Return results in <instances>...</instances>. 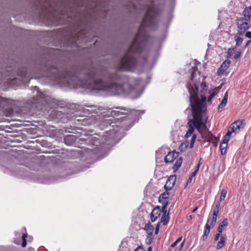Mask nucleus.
<instances>
[{"label":"nucleus","instance_id":"nucleus-47","mask_svg":"<svg viewBox=\"0 0 251 251\" xmlns=\"http://www.w3.org/2000/svg\"><path fill=\"white\" fill-rule=\"evenodd\" d=\"M196 175H193V172L191 174V175L189 176V178H188L187 180V183H189L192 181V178L194 177Z\"/></svg>","mask_w":251,"mask_h":251},{"label":"nucleus","instance_id":"nucleus-13","mask_svg":"<svg viewBox=\"0 0 251 251\" xmlns=\"http://www.w3.org/2000/svg\"><path fill=\"white\" fill-rule=\"evenodd\" d=\"M178 156V152L176 151L169 152L164 158L165 162L166 163L173 162L174 160Z\"/></svg>","mask_w":251,"mask_h":251},{"label":"nucleus","instance_id":"nucleus-33","mask_svg":"<svg viewBox=\"0 0 251 251\" xmlns=\"http://www.w3.org/2000/svg\"><path fill=\"white\" fill-rule=\"evenodd\" d=\"M235 41L236 42V46L238 47L242 44L243 39L239 36H236L235 37Z\"/></svg>","mask_w":251,"mask_h":251},{"label":"nucleus","instance_id":"nucleus-50","mask_svg":"<svg viewBox=\"0 0 251 251\" xmlns=\"http://www.w3.org/2000/svg\"><path fill=\"white\" fill-rule=\"evenodd\" d=\"M246 37L249 38H251V31L247 32L245 34Z\"/></svg>","mask_w":251,"mask_h":251},{"label":"nucleus","instance_id":"nucleus-27","mask_svg":"<svg viewBox=\"0 0 251 251\" xmlns=\"http://www.w3.org/2000/svg\"><path fill=\"white\" fill-rule=\"evenodd\" d=\"M189 145V142L187 141L183 142L179 146L178 149L180 151H183L186 150Z\"/></svg>","mask_w":251,"mask_h":251},{"label":"nucleus","instance_id":"nucleus-57","mask_svg":"<svg viewBox=\"0 0 251 251\" xmlns=\"http://www.w3.org/2000/svg\"><path fill=\"white\" fill-rule=\"evenodd\" d=\"M33 99H34V100L35 101V103H38V102H37V101H38L37 100L36 98V99H35V98H33ZM38 103H39L40 102H38Z\"/></svg>","mask_w":251,"mask_h":251},{"label":"nucleus","instance_id":"nucleus-11","mask_svg":"<svg viewBox=\"0 0 251 251\" xmlns=\"http://www.w3.org/2000/svg\"><path fill=\"white\" fill-rule=\"evenodd\" d=\"M176 181V176L175 175L171 176L168 178L164 186L165 190L168 191L171 190L174 186Z\"/></svg>","mask_w":251,"mask_h":251},{"label":"nucleus","instance_id":"nucleus-56","mask_svg":"<svg viewBox=\"0 0 251 251\" xmlns=\"http://www.w3.org/2000/svg\"><path fill=\"white\" fill-rule=\"evenodd\" d=\"M202 160V158H200L199 161V163H200V165H201V160Z\"/></svg>","mask_w":251,"mask_h":251},{"label":"nucleus","instance_id":"nucleus-42","mask_svg":"<svg viewBox=\"0 0 251 251\" xmlns=\"http://www.w3.org/2000/svg\"><path fill=\"white\" fill-rule=\"evenodd\" d=\"M200 167V163H198L195 168L194 171L193 172V175H196L199 170Z\"/></svg>","mask_w":251,"mask_h":251},{"label":"nucleus","instance_id":"nucleus-49","mask_svg":"<svg viewBox=\"0 0 251 251\" xmlns=\"http://www.w3.org/2000/svg\"><path fill=\"white\" fill-rule=\"evenodd\" d=\"M201 87L202 88V89H206V88L207 87L206 82H202L201 84Z\"/></svg>","mask_w":251,"mask_h":251},{"label":"nucleus","instance_id":"nucleus-6","mask_svg":"<svg viewBox=\"0 0 251 251\" xmlns=\"http://www.w3.org/2000/svg\"><path fill=\"white\" fill-rule=\"evenodd\" d=\"M220 209V203L217 202L214 205L213 209V214L212 217H209L207 220L206 224H208V226L214 227L216 224L217 217L219 213Z\"/></svg>","mask_w":251,"mask_h":251},{"label":"nucleus","instance_id":"nucleus-21","mask_svg":"<svg viewBox=\"0 0 251 251\" xmlns=\"http://www.w3.org/2000/svg\"><path fill=\"white\" fill-rule=\"evenodd\" d=\"M210 226H208V224H205L203 235L202 237L203 241H205V240L207 239V238L208 237V235L210 232Z\"/></svg>","mask_w":251,"mask_h":251},{"label":"nucleus","instance_id":"nucleus-2","mask_svg":"<svg viewBox=\"0 0 251 251\" xmlns=\"http://www.w3.org/2000/svg\"><path fill=\"white\" fill-rule=\"evenodd\" d=\"M157 12L152 3L148 7L146 15L138 28V31L125 55L115 63L118 70L132 71L137 65L136 53H140L144 50L148 39L145 28L154 29L157 22Z\"/></svg>","mask_w":251,"mask_h":251},{"label":"nucleus","instance_id":"nucleus-17","mask_svg":"<svg viewBox=\"0 0 251 251\" xmlns=\"http://www.w3.org/2000/svg\"><path fill=\"white\" fill-rule=\"evenodd\" d=\"M230 61L227 59L225 60L221 65L220 67L219 68L218 70V72L219 73H223L225 72L227 69L228 68L229 65L230 64Z\"/></svg>","mask_w":251,"mask_h":251},{"label":"nucleus","instance_id":"nucleus-46","mask_svg":"<svg viewBox=\"0 0 251 251\" xmlns=\"http://www.w3.org/2000/svg\"><path fill=\"white\" fill-rule=\"evenodd\" d=\"M184 245V241L182 242L178 247H176V251H179L181 250Z\"/></svg>","mask_w":251,"mask_h":251},{"label":"nucleus","instance_id":"nucleus-31","mask_svg":"<svg viewBox=\"0 0 251 251\" xmlns=\"http://www.w3.org/2000/svg\"><path fill=\"white\" fill-rule=\"evenodd\" d=\"M144 113V111L138 110H133L131 111V114L137 117L142 115Z\"/></svg>","mask_w":251,"mask_h":251},{"label":"nucleus","instance_id":"nucleus-24","mask_svg":"<svg viewBox=\"0 0 251 251\" xmlns=\"http://www.w3.org/2000/svg\"><path fill=\"white\" fill-rule=\"evenodd\" d=\"M169 220V215H166L165 213H163L161 216V222L163 223V225H166L168 223Z\"/></svg>","mask_w":251,"mask_h":251},{"label":"nucleus","instance_id":"nucleus-38","mask_svg":"<svg viewBox=\"0 0 251 251\" xmlns=\"http://www.w3.org/2000/svg\"><path fill=\"white\" fill-rule=\"evenodd\" d=\"M210 143H212L213 146L216 147L218 146V139L216 137H215L214 139H213Z\"/></svg>","mask_w":251,"mask_h":251},{"label":"nucleus","instance_id":"nucleus-28","mask_svg":"<svg viewBox=\"0 0 251 251\" xmlns=\"http://www.w3.org/2000/svg\"><path fill=\"white\" fill-rule=\"evenodd\" d=\"M153 233H148L146 239V242L148 245L151 244L153 239Z\"/></svg>","mask_w":251,"mask_h":251},{"label":"nucleus","instance_id":"nucleus-39","mask_svg":"<svg viewBox=\"0 0 251 251\" xmlns=\"http://www.w3.org/2000/svg\"><path fill=\"white\" fill-rule=\"evenodd\" d=\"M182 240V237H179L174 243H173L172 245H171V247L172 248H174L175 247H176V245L179 243Z\"/></svg>","mask_w":251,"mask_h":251},{"label":"nucleus","instance_id":"nucleus-5","mask_svg":"<svg viewBox=\"0 0 251 251\" xmlns=\"http://www.w3.org/2000/svg\"><path fill=\"white\" fill-rule=\"evenodd\" d=\"M250 19H247L244 17H240L237 20V34L239 35H242L246 30L250 27Z\"/></svg>","mask_w":251,"mask_h":251},{"label":"nucleus","instance_id":"nucleus-12","mask_svg":"<svg viewBox=\"0 0 251 251\" xmlns=\"http://www.w3.org/2000/svg\"><path fill=\"white\" fill-rule=\"evenodd\" d=\"M161 214V209L159 206L154 208L151 213V219L152 222H155Z\"/></svg>","mask_w":251,"mask_h":251},{"label":"nucleus","instance_id":"nucleus-45","mask_svg":"<svg viewBox=\"0 0 251 251\" xmlns=\"http://www.w3.org/2000/svg\"><path fill=\"white\" fill-rule=\"evenodd\" d=\"M160 223H158L156 226L155 229V234H157L159 230L160 227Z\"/></svg>","mask_w":251,"mask_h":251},{"label":"nucleus","instance_id":"nucleus-7","mask_svg":"<svg viewBox=\"0 0 251 251\" xmlns=\"http://www.w3.org/2000/svg\"><path fill=\"white\" fill-rule=\"evenodd\" d=\"M222 232L217 231V233L216 234V235L214 236V241H217L219 240V238L220 237V241L218 242L216 248L217 250H220L223 248L225 245V243L227 240V238L226 235H224L221 236Z\"/></svg>","mask_w":251,"mask_h":251},{"label":"nucleus","instance_id":"nucleus-55","mask_svg":"<svg viewBox=\"0 0 251 251\" xmlns=\"http://www.w3.org/2000/svg\"><path fill=\"white\" fill-rule=\"evenodd\" d=\"M147 251H152V248L151 247H150L148 249Z\"/></svg>","mask_w":251,"mask_h":251},{"label":"nucleus","instance_id":"nucleus-35","mask_svg":"<svg viewBox=\"0 0 251 251\" xmlns=\"http://www.w3.org/2000/svg\"><path fill=\"white\" fill-rule=\"evenodd\" d=\"M169 195H170L169 192H168V191H167L166 190V191L165 192L163 193L162 194H161L160 195L159 197L160 198V199H163L168 201Z\"/></svg>","mask_w":251,"mask_h":251},{"label":"nucleus","instance_id":"nucleus-26","mask_svg":"<svg viewBox=\"0 0 251 251\" xmlns=\"http://www.w3.org/2000/svg\"><path fill=\"white\" fill-rule=\"evenodd\" d=\"M127 9L129 12L132 13L136 10L137 7L135 4L132 2L129 3V5L127 6Z\"/></svg>","mask_w":251,"mask_h":251},{"label":"nucleus","instance_id":"nucleus-34","mask_svg":"<svg viewBox=\"0 0 251 251\" xmlns=\"http://www.w3.org/2000/svg\"><path fill=\"white\" fill-rule=\"evenodd\" d=\"M235 47L229 48L227 52V57H230L233 54L234 52H235Z\"/></svg>","mask_w":251,"mask_h":251},{"label":"nucleus","instance_id":"nucleus-18","mask_svg":"<svg viewBox=\"0 0 251 251\" xmlns=\"http://www.w3.org/2000/svg\"><path fill=\"white\" fill-rule=\"evenodd\" d=\"M243 15L244 16V18H247V19H251V6L249 7H246L244 10L243 11Z\"/></svg>","mask_w":251,"mask_h":251},{"label":"nucleus","instance_id":"nucleus-41","mask_svg":"<svg viewBox=\"0 0 251 251\" xmlns=\"http://www.w3.org/2000/svg\"><path fill=\"white\" fill-rule=\"evenodd\" d=\"M241 53H242L241 51H238L234 55V59L236 60L239 58L241 56Z\"/></svg>","mask_w":251,"mask_h":251},{"label":"nucleus","instance_id":"nucleus-25","mask_svg":"<svg viewBox=\"0 0 251 251\" xmlns=\"http://www.w3.org/2000/svg\"><path fill=\"white\" fill-rule=\"evenodd\" d=\"M215 136L213 135L210 131H208L205 133V140L208 142H210L215 138Z\"/></svg>","mask_w":251,"mask_h":251},{"label":"nucleus","instance_id":"nucleus-30","mask_svg":"<svg viewBox=\"0 0 251 251\" xmlns=\"http://www.w3.org/2000/svg\"><path fill=\"white\" fill-rule=\"evenodd\" d=\"M227 101L222 100L218 107V111L221 112L226 106Z\"/></svg>","mask_w":251,"mask_h":251},{"label":"nucleus","instance_id":"nucleus-40","mask_svg":"<svg viewBox=\"0 0 251 251\" xmlns=\"http://www.w3.org/2000/svg\"><path fill=\"white\" fill-rule=\"evenodd\" d=\"M158 201L160 203H162V205H164L165 204V203H167V205H168L169 202L167 200L163 199H160V197H159L158 198Z\"/></svg>","mask_w":251,"mask_h":251},{"label":"nucleus","instance_id":"nucleus-54","mask_svg":"<svg viewBox=\"0 0 251 251\" xmlns=\"http://www.w3.org/2000/svg\"><path fill=\"white\" fill-rule=\"evenodd\" d=\"M84 34V31H81L78 34V37H79L81 34Z\"/></svg>","mask_w":251,"mask_h":251},{"label":"nucleus","instance_id":"nucleus-8","mask_svg":"<svg viewBox=\"0 0 251 251\" xmlns=\"http://www.w3.org/2000/svg\"><path fill=\"white\" fill-rule=\"evenodd\" d=\"M18 75L20 77L22 83H27L30 80V77L27 74V69L25 68H22L19 70Z\"/></svg>","mask_w":251,"mask_h":251},{"label":"nucleus","instance_id":"nucleus-32","mask_svg":"<svg viewBox=\"0 0 251 251\" xmlns=\"http://www.w3.org/2000/svg\"><path fill=\"white\" fill-rule=\"evenodd\" d=\"M227 194V191L225 189H223L221 190V196L220 198V201H222L225 200L226 196Z\"/></svg>","mask_w":251,"mask_h":251},{"label":"nucleus","instance_id":"nucleus-9","mask_svg":"<svg viewBox=\"0 0 251 251\" xmlns=\"http://www.w3.org/2000/svg\"><path fill=\"white\" fill-rule=\"evenodd\" d=\"M101 110V109H100L99 107L95 105L86 106L82 108V111L85 114H96Z\"/></svg>","mask_w":251,"mask_h":251},{"label":"nucleus","instance_id":"nucleus-22","mask_svg":"<svg viewBox=\"0 0 251 251\" xmlns=\"http://www.w3.org/2000/svg\"><path fill=\"white\" fill-rule=\"evenodd\" d=\"M227 147V143H226L225 142L222 141L220 143V149L222 155H224L226 152V149Z\"/></svg>","mask_w":251,"mask_h":251},{"label":"nucleus","instance_id":"nucleus-23","mask_svg":"<svg viewBox=\"0 0 251 251\" xmlns=\"http://www.w3.org/2000/svg\"><path fill=\"white\" fill-rule=\"evenodd\" d=\"M144 229L148 233H153V226H151L150 223H148L145 225Z\"/></svg>","mask_w":251,"mask_h":251},{"label":"nucleus","instance_id":"nucleus-20","mask_svg":"<svg viewBox=\"0 0 251 251\" xmlns=\"http://www.w3.org/2000/svg\"><path fill=\"white\" fill-rule=\"evenodd\" d=\"M182 163V158L181 157H180L176 160V161L175 162L174 166L173 168L174 172H176L178 170V169L181 166Z\"/></svg>","mask_w":251,"mask_h":251},{"label":"nucleus","instance_id":"nucleus-10","mask_svg":"<svg viewBox=\"0 0 251 251\" xmlns=\"http://www.w3.org/2000/svg\"><path fill=\"white\" fill-rule=\"evenodd\" d=\"M244 122L243 120H237L229 126V129L232 133H238L239 132L241 126Z\"/></svg>","mask_w":251,"mask_h":251},{"label":"nucleus","instance_id":"nucleus-58","mask_svg":"<svg viewBox=\"0 0 251 251\" xmlns=\"http://www.w3.org/2000/svg\"><path fill=\"white\" fill-rule=\"evenodd\" d=\"M43 6H44V7L45 9H47V7L45 5H44Z\"/></svg>","mask_w":251,"mask_h":251},{"label":"nucleus","instance_id":"nucleus-44","mask_svg":"<svg viewBox=\"0 0 251 251\" xmlns=\"http://www.w3.org/2000/svg\"><path fill=\"white\" fill-rule=\"evenodd\" d=\"M167 206H168V205H167L166 203H165V204L164 205H162V209L161 210V212L162 211L163 213H165L166 214V212H167L166 208H167Z\"/></svg>","mask_w":251,"mask_h":251},{"label":"nucleus","instance_id":"nucleus-15","mask_svg":"<svg viewBox=\"0 0 251 251\" xmlns=\"http://www.w3.org/2000/svg\"><path fill=\"white\" fill-rule=\"evenodd\" d=\"M116 110H112L111 111H110V115L111 117H117L121 115H124L126 114V113L125 112L121 111L119 110H126L124 109L120 108V107H116Z\"/></svg>","mask_w":251,"mask_h":251},{"label":"nucleus","instance_id":"nucleus-48","mask_svg":"<svg viewBox=\"0 0 251 251\" xmlns=\"http://www.w3.org/2000/svg\"><path fill=\"white\" fill-rule=\"evenodd\" d=\"M227 98H228V93H227V92H226L225 94L224 97V98H223L222 100H225L226 101H227Z\"/></svg>","mask_w":251,"mask_h":251},{"label":"nucleus","instance_id":"nucleus-59","mask_svg":"<svg viewBox=\"0 0 251 251\" xmlns=\"http://www.w3.org/2000/svg\"><path fill=\"white\" fill-rule=\"evenodd\" d=\"M83 40H84V41H85V42H86V41H87V40H86V39H83Z\"/></svg>","mask_w":251,"mask_h":251},{"label":"nucleus","instance_id":"nucleus-16","mask_svg":"<svg viewBox=\"0 0 251 251\" xmlns=\"http://www.w3.org/2000/svg\"><path fill=\"white\" fill-rule=\"evenodd\" d=\"M36 100L37 102H41L42 104H44V102H46L48 98L42 92L40 91L37 92Z\"/></svg>","mask_w":251,"mask_h":251},{"label":"nucleus","instance_id":"nucleus-14","mask_svg":"<svg viewBox=\"0 0 251 251\" xmlns=\"http://www.w3.org/2000/svg\"><path fill=\"white\" fill-rule=\"evenodd\" d=\"M76 140V136L74 135H68L64 138V142L65 144L68 146H72L73 145Z\"/></svg>","mask_w":251,"mask_h":251},{"label":"nucleus","instance_id":"nucleus-19","mask_svg":"<svg viewBox=\"0 0 251 251\" xmlns=\"http://www.w3.org/2000/svg\"><path fill=\"white\" fill-rule=\"evenodd\" d=\"M228 226V220L227 218H225L223 221L219 224L217 227V231L223 232V227L227 226Z\"/></svg>","mask_w":251,"mask_h":251},{"label":"nucleus","instance_id":"nucleus-29","mask_svg":"<svg viewBox=\"0 0 251 251\" xmlns=\"http://www.w3.org/2000/svg\"><path fill=\"white\" fill-rule=\"evenodd\" d=\"M231 133L232 132L230 131L229 129H228L226 134L224 136L222 141L226 143H227L230 138Z\"/></svg>","mask_w":251,"mask_h":251},{"label":"nucleus","instance_id":"nucleus-61","mask_svg":"<svg viewBox=\"0 0 251 251\" xmlns=\"http://www.w3.org/2000/svg\"><path fill=\"white\" fill-rule=\"evenodd\" d=\"M15 234H16V236H17V234H18V233L15 232Z\"/></svg>","mask_w":251,"mask_h":251},{"label":"nucleus","instance_id":"nucleus-37","mask_svg":"<svg viewBox=\"0 0 251 251\" xmlns=\"http://www.w3.org/2000/svg\"><path fill=\"white\" fill-rule=\"evenodd\" d=\"M196 139V134H193L191 139V142L190 144V148L191 149H192L194 147V145Z\"/></svg>","mask_w":251,"mask_h":251},{"label":"nucleus","instance_id":"nucleus-4","mask_svg":"<svg viewBox=\"0 0 251 251\" xmlns=\"http://www.w3.org/2000/svg\"><path fill=\"white\" fill-rule=\"evenodd\" d=\"M120 133L114 128L109 130L105 132V134L101 139L92 135L87 137L85 139L87 144L91 146H95V153H98L102 152L104 149H107L106 146H113L119 140Z\"/></svg>","mask_w":251,"mask_h":251},{"label":"nucleus","instance_id":"nucleus-60","mask_svg":"<svg viewBox=\"0 0 251 251\" xmlns=\"http://www.w3.org/2000/svg\"><path fill=\"white\" fill-rule=\"evenodd\" d=\"M86 37V35H84V37H84V38H85Z\"/></svg>","mask_w":251,"mask_h":251},{"label":"nucleus","instance_id":"nucleus-53","mask_svg":"<svg viewBox=\"0 0 251 251\" xmlns=\"http://www.w3.org/2000/svg\"><path fill=\"white\" fill-rule=\"evenodd\" d=\"M198 209V207H196L192 211V213L195 212Z\"/></svg>","mask_w":251,"mask_h":251},{"label":"nucleus","instance_id":"nucleus-36","mask_svg":"<svg viewBox=\"0 0 251 251\" xmlns=\"http://www.w3.org/2000/svg\"><path fill=\"white\" fill-rule=\"evenodd\" d=\"M22 237V240H23L22 246L23 247H25L27 244L26 240V238L27 237V233L23 234Z\"/></svg>","mask_w":251,"mask_h":251},{"label":"nucleus","instance_id":"nucleus-43","mask_svg":"<svg viewBox=\"0 0 251 251\" xmlns=\"http://www.w3.org/2000/svg\"><path fill=\"white\" fill-rule=\"evenodd\" d=\"M215 95H216V92H212L210 94L209 97L207 99V101L208 102L210 101L211 99L215 96Z\"/></svg>","mask_w":251,"mask_h":251},{"label":"nucleus","instance_id":"nucleus-52","mask_svg":"<svg viewBox=\"0 0 251 251\" xmlns=\"http://www.w3.org/2000/svg\"><path fill=\"white\" fill-rule=\"evenodd\" d=\"M251 40H248L247 43H246L245 45V47L244 48H246L247 47H248V46L250 45V44L251 43Z\"/></svg>","mask_w":251,"mask_h":251},{"label":"nucleus","instance_id":"nucleus-1","mask_svg":"<svg viewBox=\"0 0 251 251\" xmlns=\"http://www.w3.org/2000/svg\"><path fill=\"white\" fill-rule=\"evenodd\" d=\"M50 71L51 80L74 88L103 90L114 95H128L138 90L135 78L101 68H73L63 71L53 68Z\"/></svg>","mask_w":251,"mask_h":251},{"label":"nucleus","instance_id":"nucleus-3","mask_svg":"<svg viewBox=\"0 0 251 251\" xmlns=\"http://www.w3.org/2000/svg\"><path fill=\"white\" fill-rule=\"evenodd\" d=\"M190 72L191 73V78L187 85V87L190 94V105L191 106L193 119L189 120V123L192 122V124L189 125V127L185 135V138H188L192 135L194 127L198 128L202 124L205 126L208 119L206 118L205 121L203 122L202 118L206 111L205 103L206 97L205 95H202L200 100L198 97L201 73L198 71L196 65L193 66Z\"/></svg>","mask_w":251,"mask_h":251},{"label":"nucleus","instance_id":"nucleus-51","mask_svg":"<svg viewBox=\"0 0 251 251\" xmlns=\"http://www.w3.org/2000/svg\"><path fill=\"white\" fill-rule=\"evenodd\" d=\"M135 251H145V250L142 247H138L135 250Z\"/></svg>","mask_w":251,"mask_h":251}]
</instances>
